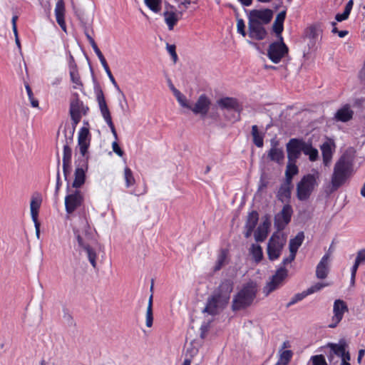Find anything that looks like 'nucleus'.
<instances>
[{
    "instance_id": "obj_1",
    "label": "nucleus",
    "mask_w": 365,
    "mask_h": 365,
    "mask_svg": "<svg viewBox=\"0 0 365 365\" xmlns=\"http://www.w3.org/2000/svg\"><path fill=\"white\" fill-rule=\"evenodd\" d=\"M352 163L347 156L342 155L335 163L331 178L332 190H336L351 175Z\"/></svg>"
},
{
    "instance_id": "obj_2",
    "label": "nucleus",
    "mask_w": 365,
    "mask_h": 365,
    "mask_svg": "<svg viewBox=\"0 0 365 365\" xmlns=\"http://www.w3.org/2000/svg\"><path fill=\"white\" fill-rule=\"evenodd\" d=\"M257 288L253 282H249L243 286V287L235 295L232 309L237 311L245 309L252 303L256 297Z\"/></svg>"
},
{
    "instance_id": "obj_3",
    "label": "nucleus",
    "mask_w": 365,
    "mask_h": 365,
    "mask_svg": "<svg viewBox=\"0 0 365 365\" xmlns=\"http://www.w3.org/2000/svg\"><path fill=\"white\" fill-rule=\"evenodd\" d=\"M319 173L317 170L302 178L297 185V197L299 200L304 201L309 198L315 187L319 185Z\"/></svg>"
},
{
    "instance_id": "obj_4",
    "label": "nucleus",
    "mask_w": 365,
    "mask_h": 365,
    "mask_svg": "<svg viewBox=\"0 0 365 365\" xmlns=\"http://www.w3.org/2000/svg\"><path fill=\"white\" fill-rule=\"evenodd\" d=\"M76 233L78 245L81 251H84L88 257V261L93 268L96 267L97 254L96 252L94 246L96 244V240L93 239L91 235L87 232L82 234Z\"/></svg>"
},
{
    "instance_id": "obj_5",
    "label": "nucleus",
    "mask_w": 365,
    "mask_h": 365,
    "mask_svg": "<svg viewBox=\"0 0 365 365\" xmlns=\"http://www.w3.org/2000/svg\"><path fill=\"white\" fill-rule=\"evenodd\" d=\"M286 242L287 238L282 233L275 232L271 236L267 247V252L269 260L274 261L279 259Z\"/></svg>"
},
{
    "instance_id": "obj_6",
    "label": "nucleus",
    "mask_w": 365,
    "mask_h": 365,
    "mask_svg": "<svg viewBox=\"0 0 365 365\" xmlns=\"http://www.w3.org/2000/svg\"><path fill=\"white\" fill-rule=\"evenodd\" d=\"M95 93L102 117L110 128L115 139L116 140L118 138L117 132L113 123L111 115L107 106L103 92L100 87H97L95 88Z\"/></svg>"
},
{
    "instance_id": "obj_7",
    "label": "nucleus",
    "mask_w": 365,
    "mask_h": 365,
    "mask_svg": "<svg viewBox=\"0 0 365 365\" xmlns=\"http://www.w3.org/2000/svg\"><path fill=\"white\" fill-rule=\"evenodd\" d=\"M288 53V48L280 36L278 41L270 43L267 49V56L274 63H278Z\"/></svg>"
},
{
    "instance_id": "obj_8",
    "label": "nucleus",
    "mask_w": 365,
    "mask_h": 365,
    "mask_svg": "<svg viewBox=\"0 0 365 365\" xmlns=\"http://www.w3.org/2000/svg\"><path fill=\"white\" fill-rule=\"evenodd\" d=\"M288 272L284 267H279L276 273L263 288V293L268 296L270 293L282 286L284 280L287 277Z\"/></svg>"
},
{
    "instance_id": "obj_9",
    "label": "nucleus",
    "mask_w": 365,
    "mask_h": 365,
    "mask_svg": "<svg viewBox=\"0 0 365 365\" xmlns=\"http://www.w3.org/2000/svg\"><path fill=\"white\" fill-rule=\"evenodd\" d=\"M229 302L220 297L215 293L207 299L203 312H206L210 315L217 314L220 311L223 310Z\"/></svg>"
},
{
    "instance_id": "obj_10",
    "label": "nucleus",
    "mask_w": 365,
    "mask_h": 365,
    "mask_svg": "<svg viewBox=\"0 0 365 365\" xmlns=\"http://www.w3.org/2000/svg\"><path fill=\"white\" fill-rule=\"evenodd\" d=\"M88 110V106H85L82 101L79 100H76L71 102L70 106V114L71 118L73 121V131L72 134L75 130L76 126L81 121L82 115H86ZM73 139V135L70 138V141Z\"/></svg>"
},
{
    "instance_id": "obj_11",
    "label": "nucleus",
    "mask_w": 365,
    "mask_h": 365,
    "mask_svg": "<svg viewBox=\"0 0 365 365\" xmlns=\"http://www.w3.org/2000/svg\"><path fill=\"white\" fill-rule=\"evenodd\" d=\"M83 202V195L80 190H75L65 197V208L66 213L72 214L77 208L81 206Z\"/></svg>"
},
{
    "instance_id": "obj_12",
    "label": "nucleus",
    "mask_w": 365,
    "mask_h": 365,
    "mask_svg": "<svg viewBox=\"0 0 365 365\" xmlns=\"http://www.w3.org/2000/svg\"><path fill=\"white\" fill-rule=\"evenodd\" d=\"M292 213L293 210L291 205L289 204L284 205L281 212L274 217V224L277 230H282L286 227L291 220Z\"/></svg>"
},
{
    "instance_id": "obj_13",
    "label": "nucleus",
    "mask_w": 365,
    "mask_h": 365,
    "mask_svg": "<svg viewBox=\"0 0 365 365\" xmlns=\"http://www.w3.org/2000/svg\"><path fill=\"white\" fill-rule=\"evenodd\" d=\"M304 141L297 138L291 139L287 144V158L289 161H296L303 152Z\"/></svg>"
},
{
    "instance_id": "obj_14",
    "label": "nucleus",
    "mask_w": 365,
    "mask_h": 365,
    "mask_svg": "<svg viewBox=\"0 0 365 365\" xmlns=\"http://www.w3.org/2000/svg\"><path fill=\"white\" fill-rule=\"evenodd\" d=\"M348 312V307L346 303L341 299H336L334 302L333 317L331 322L329 325L330 328L336 327L343 319L345 312Z\"/></svg>"
},
{
    "instance_id": "obj_15",
    "label": "nucleus",
    "mask_w": 365,
    "mask_h": 365,
    "mask_svg": "<svg viewBox=\"0 0 365 365\" xmlns=\"http://www.w3.org/2000/svg\"><path fill=\"white\" fill-rule=\"evenodd\" d=\"M211 100L205 94L200 95L193 106L191 107V110L195 115H200L205 117L210 108Z\"/></svg>"
},
{
    "instance_id": "obj_16",
    "label": "nucleus",
    "mask_w": 365,
    "mask_h": 365,
    "mask_svg": "<svg viewBox=\"0 0 365 365\" xmlns=\"http://www.w3.org/2000/svg\"><path fill=\"white\" fill-rule=\"evenodd\" d=\"M91 143V134L88 127H82L78 136V146L80 153L83 157L86 156Z\"/></svg>"
},
{
    "instance_id": "obj_17",
    "label": "nucleus",
    "mask_w": 365,
    "mask_h": 365,
    "mask_svg": "<svg viewBox=\"0 0 365 365\" xmlns=\"http://www.w3.org/2000/svg\"><path fill=\"white\" fill-rule=\"evenodd\" d=\"M272 16L273 13L269 9L253 10L250 12L249 20L261 24H267L272 20Z\"/></svg>"
},
{
    "instance_id": "obj_18",
    "label": "nucleus",
    "mask_w": 365,
    "mask_h": 365,
    "mask_svg": "<svg viewBox=\"0 0 365 365\" xmlns=\"http://www.w3.org/2000/svg\"><path fill=\"white\" fill-rule=\"evenodd\" d=\"M271 148L268 151L267 155L270 160L278 164H282L284 159V153L282 148L279 147V142L276 139H272L270 141Z\"/></svg>"
},
{
    "instance_id": "obj_19",
    "label": "nucleus",
    "mask_w": 365,
    "mask_h": 365,
    "mask_svg": "<svg viewBox=\"0 0 365 365\" xmlns=\"http://www.w3.org/2000/svg\"><path fill=\"white\" fill-rule=\"evenodd\" d=\"M320 148L322 153L323 163L325 166H329L335 151L336 145L334 140L329 139L320 146Z\"/></svg>"
},
{
    "instance_id": "obj_20",
    "label": "nucleus",
    "mask_w": 365,
    "mask_h": 365,
    "mask_svg": "<svg viewBox=\"0 0 365 365\" xmlns=\"http://www.w3.org/2000/svg\"><path fill=\"white\" fill-rule=\"evenodd\" d=\"M234 283L231 279H225L219 285L217 290L214 292L227 301H230V294L233 290Z\"/></svg>"
},
{
    "instance_id": "obj_21",
    "label": "nucleus",
    "mask_w": 365,
    "mask_h": 365,
    "mask_svg": "<svg viewBox=\"0 0 365 365\" xmlns=\"http://www.w3.org/2000/svg\"><path fill=\"white\" fill-rule=\"evenodd\" d=\"M249 36L256 40H262L265 38L266 31L262 24L249 20Z\"/></svg>"
},
{
    "instance_id": "obj_22",
    "label": "nucleus",
    "mask_w": 365,
    "mask_h": 365,
    "mask_svg": "<svg viewBox=\"0 0 365 365\" xmlns=\"http://www.w3.org/2000/svg\"><path fill=\"white\" fill-rule=\"evenodd\" d=\"M55 16L58 24L63 31H66V25L65 22V3L63 0H58L55 7Z\"/></svg>"
},
{
    "instance_id": "obj_23",
    "label": "nucleus",
    "mask_w": 365,
    "mask_h": 365,
    "mask_svg": "<svg viewBox=\"0 0 365 365\" xmlns=\"http://www.w3.org/2000/svg\"><path fill=\"white\" fill-rule=\"evenodd\" d=\"M217 103L221 109L233 110L238 113L242 110V107L239 104L237 100L234 98H222L219 99Z\"/></svg>"
},
{
    "instance_id": "obj_24",
    "label": "nucleus",
    "mask_w": 365,
    "mask_h": 365,
    "mask_svg": "<svg viewBox=\"0 0 365 365\" xmlns=\"http://www.w3.org/2000/svg\"><path fill=\"white\" fill-rule=\"evenodd\" d=\"M88 169L87 162H84L81 167H77L75 170V178L72 186L75 188L81 187L86 180V172Z\"/></svg>"
},
{
    "instance_id": "obj_25",
    "label": "nucleus",
    "mask_w": 365,
    "mask_h": 365,
    "mask_svg": "<svg viewBox=\"0 0 365 365\" xmlns=\"http://www.w3.org/2000/svg\"><path fill=\"white\" fill-rule=\"evenodd\" d=\"M71 155L72 150L68 145V142L67 140L66 144L63 145V172L66 179L67 178V175L70 173L71 171Z\"/></svg>"
},
{
    "instance_id": "obj_26",
    "label": "nucleus",
    "mask_w": 365,
    "mask_h": 365,
    "mask_svg": "<svg viewBox=\"0 0 365 365\" xmlns=\"http://www.w3.org/2000/svg\"><path fill=\"white\" fill-rule=\"evenodd\" d=\"M354 111L351 109L350 106L346 104L337 110L334 118L336 121L346 123L352 119Z\"/></svg>"
},
{
    "instance_id": "obj_27",
    "label": "nucleus",
    "mask_w": 365,
    "mask_h": 365,
    "mask_svg": "<svg viewBox=\"0 0 365 365\" xmlns=\"http://www.w3.org/2000/svg\"><path fill=\"white\" fill-rule=\"evenodd\" d=\"M330 255L325 254L317 266L316 276L318 279H324L327 277L329 272V260Z\"/></svg>"
},
{
    "instance_id": "obj_28",
    "label": "nucleus",
    "mask_w": 365,
    "mask_h": 365,
    "mask_svg": "<svg viewBox=\"0 0 365 365\" xmlns=\"http://www.w3.org/2000/svg\"><path fill=\"white\" fill-rule=\"evenodd\" d=\"M292 183L284 181L280 186L277 197L282 202L288 204L291 198Z\"/></svg>"
},
{
    "instance_id": "obj_29",
    "label": "nucleus",
    "mask_w": 365,
    "mask_h": 365,
    "mask_svg": "<svg viewBox=\"0 0 365 365\" xmlns=\"http://www.w3.org/2000/svg\"><path fill=\"white\" fill-rule=\"evenodd\" d=\"M42 202V197L36 193L31 197L30 203L31 216L33 221L38 220V212Z\"/></svg>"
},
{
    "instance_id": "obj_30",
    "label": "nucleus",
    "mask_w": 365,
    "mask_h": 365,
    "mask_svg": "<svg viewBox=\"0 0 365 365\" xmlns=\"http://www.w3.org/2000/svg\"><path fill=\"white\" fill-rule=\"evenodd\" d=\"M270 222L266 220L260 225L255 232V239L257 242H263L267 237Z\"/></svg>"
},
{
    "instance_id": "obj_31",
    "label": "nucleus",
    "mask_w": 365,
    "mask_h": 365,
    "mask_svg": "<svg viewBox=\"0 0 365 365\" xmlns=\"http://www.w3.org/2000/svg\"><path fill=\"white\" fill-rule=\"evenodd\" d=\"M304 239L303 232H299L294 238L291 239L289 245V252L297 254L299 247L302 245Z\"/></svg>"
},
{
    "instance_id": "obj_32",
    "label": "nucleus",
    "mask_w": 365,
    "mask_h": 365,
    "mask_svg": "<svg viewBox=\"0 0 365 365\" xmlns=\"http://www.w3.org/2000/svg\"><path fill=\"white\" fill-rule=\"evenodd\" d=\"M299 172V169L296 165V161H289L285 170V181L292 183L293 177Z\"/></svg>"
},
{
    "instance_id": "obj_33",
    "label": "nucleus",
    "mask_w": 365,
    "mask_h": 365,
    "mask_svg": "<svg viewBox=\"0 0 365 365\" xmlns=\"http://www.w3.org/2000/svg\"><path fill=\"white\" fill-rule=\"evenodd\" d=\"M305 155L309 156L310 161H316L319 158L318 150L314 148L311 143H304V146L302 152Z\"/></svg>"
},
{
    "instance_id": "obj_34",
    "label": "nucleus",
    "mask_w": 365,
    "mask_h": 365,
    "mask_svg": "<svg viewBox=\"0 0 365 365\" xmlns=\"http://www.w3.org/2000/svg\"><path fill=\"white\" fill-rule=\"evenodd\" d=\"M286 12L281 11L276 17V19L273 24V30L277 35L280 38L281 33L283 31V23L285 19Z\"/></svg>"
},
{
    "instance_id": "obj_35",
    "label": "nucleus",
    "mask_w": 365,
    "mask_h": 365,
    "mask_svg": "<svg viewBox=\"0 0 365 365\" xmlns=\"http://www.w3.org/2000/svg\"><path fill=\"white\" fill-rule=\"evenodd\" d=\"M329 346L336 355L341 357V359L346 357L347 360H350L349 354L346 352L344 344H329Z\"/></svg>"
},
{
    "instance_id": "obj_36",
    "label": "nucleus",
    "mask_w": 365,
    "mask_h": 365,
    "mask_svg": "<svg viewBox=\"0 0 365 365\" xmlns=\"http://www.w3.org/2000/svg\"><path fill=\"white\" fill-rule=\"evenodd\" d=\"M252 136L253 143L257 147H263L264 135L258 131V127L256 125L252 126Z\"/></svg>"
},
{
    "instance_id": "obj_37",
    "label": "nucleus",
    "mask_w": 365,
    "mask_h": 365,
    "mask_svg": "<svg viewBox=\"0 0 365 365\" xmlns=\"http://www.w3.org/2000/svg\"><path fill=\"white\" fill-rule=\"evenodd\" d=\"M250 254L252 255L253 260L256 263H259L263 258L262 248L260 245L252 244L249 250Z\"/></svg>"
},
{
    "instance_id": "obj_38",
    "label": "nucleus",
    "mask_w": 365,
    "mask_h": 365,
    "mask_svg": "<svg viewBox=\"0 0 365 365\" xmlns=\"http://www.w3.org/2000/svg\"><path fill=\"white\" fill-rule=\"evenodd\" d=\"M165 21L168 26L169 30H173L174 26L177 24L178 18L177 14L173 11H165L163 13Z\"/></svg>"
},
{
    "instance_id": "obj_39",
    "label": "nucleus",
    "mask_w": 365,
    "mask_h": 365,
    "mask_svg": "<svg viewBox=\"0 0 365 365\" xmlns=\"http://www.w3.org/2000/svg\"><path fill=\"white\" fill-rule=\"evenodd\" d=\"M353 5V0H349L346 4L344 12L342 14H337L335 16V19L339 22L347 19L351 13Z\"/></svg>"
},
{
    "instance_id": "obj_40",
    "label": "nucleus",
    "mask_w": 365,
    "mask_h": 365,
    "mask_svg": "<svg viewBox=\"0 0 365 365\" xmlns=\"http://www.w3.org/2000/svg\"><path fill=\"white\" fill-rule=\"evenodd\" d=\"M227 253L226 250H222L217 257L215 265L213 268L214 272L219 271L227 263Z\"/></svg>"
},
{
    "instance_id": "obj_41",
    "label": "nucleus",
    "mask_w": 365,
    "mask_h": 365,
    "mask_svg": "<svg viewBox=\"0 0 365 365\" xmlns=\"http://www.w3.org/2000/svg\"><path fill=\"white\" fill-rule=\"evenodd\" d=\"M173 95L182 107L191 109L192 106L188 103L186 97L178 89L173 90Z\"/></svg>"
},
{
    "instance_id": "obj_42",
    "label": "nucleus",
    "mask_w": 365,
    "mask_h": 365,
    "mask_svg": "<svg viewBox=\"0 0 365 365\" xmlns=\"http://www.w3.org/2000/svg\"><path fill=\"white\" fill-rule=\"evenodd\" d=\"M124 180L127 188L133 186L135 183L133 172L128 167L124 168Z\"/></svg>"
},
{
    "instance_id": "obj_43",
    "label": "nucleus",
    "mask_w": 365,
    "mask_h": 365,
    "mask_svg": "<svg viewBox=\"0 0 365 365\" xmlns=\"http://www.w3.org/2000/svg\"><path fill=\"white\" fill-rule=\"evenodd\" d=\"M258 219V213L256 211L252 212L248 216L245 227L254 230L257 224Z\"/></svg>"
},
{
    "instance_id": "obj_44",
    "label": "nucleus",
    "mask_w": 365,
    "mask_h": 365,
    "mask_svg": "<svg viewBox=\"0 0 365 365\" xmlns=\"http://www.w3.org/2000/svg\"><path fill=\"white\" fill-rule=\"evenodd\" d=\"M70 76L71 81L76 84L74 88H79L83 86L79 74L76 69L72 68L70 71Z\"/></svg>"
},
{
    "instance_id": "obj_45",
    "label": "nucleus",
    "mask_w": 365,
    "mask_h": 365,
    "mask_svg": "<svg viewBox=\"0 0 365 365\" xmlns=\"http://www.w3.org/2000/svg\"><path fill=\"white\" fill-rule=\"evenodd\" d=\"M292 356V352L290 350H284L280 354V358L277 363L283 365H287Z\"/></svg>"
},
{
    "instance_id": "obj_46",
    "label": "nucleus",
    "mask_w": 365,
    "mask_h": 365,
    "mask_svg": "<svg viewBox=\"0 0 365 365\" xmlns=\"http://www.w3.org/2000/svg\"><path fill=\"white\" fill-rule=\"evenodd\" d=\"M145 3L150 10L155 13L160 10L161 0H145Z\"/></svg>"
},
{
    "instance_id": "obj_47",
    "label": "nucleus",
    "mask_w": 365,
    "mask_h": 365,
    "mask_svg": "<svg viewBox=\"0 0 365 365\" xmlns=\"http://www.w3.org/2000/svg\"><path fill=\"white\" fill-rule=\"evenodd\" d=\"M25 88H26V93L28 94V97H29V99L30 101V103H31V105L32 106V107H34V108L38 107V101L34 97V94L31 91V88L28 83L25 85Z\"/></svg>"
},
{
    "instance_id": "obj_48",
    "label": "nucleus",
    "mask_w": 365,
    "mask_h": 365,
    "mask_svg": "<svg viewBox=\"0 0 365 365\" xmlns=\"http://www.w3.org/2000/svg\"><path fill=\"white\" fill-rule=\"evenodd\" d=\"M326 286H327V284L322 283V282H317L306 290L307 294L308 295L312 294L314 292H317L321 290L322 288L325 287Z\"/></svg>"
},
{
    "instance_id": "obj_49",
    "label": "nucleus",
    "mask_w": 365,
    "mask_h": 365,
    "mask_svg": "<svg viewBox=\"0 0 365 365\" xmlns=\"http://www.w3.org/2000/svg\"><path fill=\"white\" fill-rule=\"evenodd\" d=\"M307 296H308V294H307V292L306 290L302 292V293H298L297 294H295L292 298V299L290 300V302L288 303L287 304V307H290L294 304H296L297 302L302 300L304 298H305Z\"/></svg>"
},
{
    "instance_id": "obj_50",
    "label": "nucleus",
    "mask_w": 365,
    "mask_h": 365,
    "mask_svg": "<svg viewBox=\"0 0 365 365\" xmlns=\"http://www.w3.org/2000/svg\"><path fill=\"white\" fill-rule=\"evenodd\" d=\"M310 360L312 365H327L324 356L322 354L313 356Z\"/></svg>"
},
{
    "instance_id": "obj_51",
    "label": "nucleus",
    "mask_w": 365,
    "mask_h": 365,
    "mask_svg": "<svg viewBox=\"0 0 365 365\" xmlns=\"http://www.w3.org/2000/svg\"><path fill=\"white\" fill-rule=\"evenodd\" d=\"M153 322V308L147 307L145 314V324L147 327H151Z\"/></svg>"
},
{
    "instance_id": "obj_52",
    "label": "nucleus",
    "mask_w": 365,
    "mask_h": 365,
    "mask_svg": "<svg viewBox=\"0 0 365 365\" xmlns=\"http://www.w3.org/2000/svg\"><path fill=\"white\" fill-rule=\"evenodd\" d=\"M63 319L68 326L73 327L76 325L72 315L67 310L63 311Z\"/></svg>"
},
{
    "instance_id": "obj_53",
    "label": "nucleus",
    "mask_w": 365,
    "mask_h": 365,
    "mask_svg": "<svg viewBox=\"0 0 365 365\" xmlns=\"http://www.w3.org/2000/svg\"><path fill=\"white\" fill-rule=\"evenodd\" d=\"M175 46L173 45V44H167V51L168 52L170 53V55L172 57V59L174 63H176L178 58V55L176 53V51H175Z\"/></svg>"
},
{
    "instance_id": "obj_54",
    "label": "nucleus",
    "mask_w": 365,
    "mask_h": 365,
    "mask_svg": "<svg viewBox=\"0 0 365 365\" xmlns=\"http://www.w3.org/2000/svg\"><path fill=\"white\" fill-rule=\"evenodd\" d=\"M237 32L242 34L243 36H245V24L244 21L242 19H237Z\"/></svg>"
},
{
    "instance_id": "obj_55",
    "label": "nucleus",
    "mask_w": 365,
    "mask_h": 365,
    "mask_svg": "<svg viewBox=\"0 0 365 365\" xmlns=\"http://www.w3.org/2000/svg\"><path fill=\"white\" fill-rule=\"evenodd\" d=\"M355 261L359 264L365 263V249L361 250L357 252Z\"/></svg>"
},
{
    "instance_id": "obj_56",
    "label": "nucleus",
    "mask_w": 365,
    "mask_h": 365,
    "mask_svg": "<svg viewBox=\"0 0 365 365\" xmlns=\"http://www.w3.org/2000/svg\"><path fill=\"white\" fill-rule=\"evenodd\" d=\"M113 151L117 154L118 156L122 157L124 154V152L121 150L119 145L116 141L113 142L112 143Z\"/></svg>"
},
{
    "instance_id": "obj_57",
    "label": "nucleus",
    "mask_w": 365,
    "mask_h": 365,
    "mask_svg": "<svg viewBox=\"0 0 365 365\" xmlns=\"http://www.w3.org/2000/svg\"><path fill=\"white\" fill-rule=\"evenodd\" d=\"M296 254L290 252V255L289 257H285L282 260V266L281 267H284V266L289 263H291L294 259H295Z\"/></svg>"
},
{
    "instance_id": "obj_58",
    "label": "nucleus",
    "mask_w": 365,
    "mask_h": 365,
    "mask_svg": "<svg viewBox=\"0 0 365 365\" xmlns=\"http://www.w3.org/2000/svg\"><path fill=\"white\" fill-rule=\"evenodd\" d=\"M106 73H107V75H108V78H109L110 81H111V83H113V85L115 86V88L116 89H118V90H119V91H120V88H119V86H118V83H116V81H115V78H114V77H113V74H112V73H111L110 70H109L108 71H107V72H106Z\"/></svg>"
},
{
    "instance_id": "obj_59",
    "label": "nucleus",
    "mask_w": 365,
    "mask_h": 365,
    "mask_svg": "<svg viewBox=\"0 0 365 365\" xmlns=\"http://www.w3.org/2000/svg\"><path fill=\"white\" fill-rule=\"evenodd\" d=\"M359 265L360 264L355 261L354 265L351 267V280L352 281H354L355 279L356 274V272H357V269H358V267Z\"/></svg>"
},
{
    "instance_id": "obj_60",
    "label": "nucleus",
    "mask_w": 365,
    "mask_h": 365,
    "mask_svg": "<svg viewBox=\"0 0 365 365\" xmlns=\"http://www.w3.org/2000/svg\"><path fill=\"white\" fill-rule=\"evenodd\" d=\"M94 51V52L96 53V54L97 55L98 59L100 58H103L104 56L102 53V52L101 51V50L98 48L97 44H94L93 46H91Z\"/></svg>"
},
{
    "instance_id": "obj_61",
    "label": "nucleus",
    "mask_w": 365,
    "mask_h": 365,
    "mask_svg": "<svg viewBox=\"0 0 365 365\" xmlns=\"http://www.w3.org/2000/svg\"><path fill=\"white\" fill-rule=\"evenodd\" d=\"M99 61H101V63L102 66L103 67L106 72L110 70L109 66L107 63V61L106 58L103 57V58H100Z\"/></svg>"
},
{
    "instance_id": "obj_62",
    "label": "nucleus",
    "mask_w": 365,
    "mask_h": 365,
    "mask_svg": "<svg viewBox=\"0 0 365 365\" xmlns=\"http://www.w3.org/2000/svg\"><path fill=\"white\" fill-rule=\"evenodd\" d=\"M34 223L35 229H36V235L38 238H39L40 236V223L38 220L33 221Z\"/></svg>"
},
{
    "instance_id": "obj_63",
    "label": "nucleus",
    "mask_w": 365,
    "mask_h": 365,
    "mask_svg": "<svg viewBox=\"0 0 365 365\" xmlns=\"http://www.w3.org/2000/svg\"><path fill=\"white\" fill-rule=\"evenodd\" d=\"M85 35L91 46H93L94 44H96L94 39L91 36L87 31H85Z\"/></svg>"
},
{
    "instance_id": "obj_64",
    "label": "nucleus",
    "mask_w": 365,
    "mask_h": 365,
    "mask_svg": "<svg viewBox=\"0 0 365 365\" xmlns=\"http://www.w3.org/2000/svg\"><path fill=\"white\" fill-rule=\"evenodd\" d=\"M242 5L249 6L252 4V0H238Z\"/></svg>"
}]
</instances>
